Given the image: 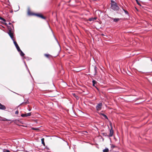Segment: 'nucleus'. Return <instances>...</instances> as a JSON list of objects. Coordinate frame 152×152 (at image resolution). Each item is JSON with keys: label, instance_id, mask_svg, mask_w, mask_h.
<instances>
[{"label": "nucleus", "instance_id": "13", "mask_svg": "<svg viewBox=\"0 0 152 152\" xmlns=\"http://www.w3.org/2000/svg\"><path fill=\"white\" fill-rule=\"evenodd\" d=\"M96 83L97 82L96 81H95V80H93L92 81L93 86L96 87L95 86V84H96Z\"/></svg>", "mask_w": 152, "mask_h": 152}, {"label": "nucleus", "instance_id": "3", "mask_svg": "<svg viewBox=\"0 0 152 152\" xmlns=\"http://www.w3.org/2000/svg\"><path fill=\"white\" fill-rule=\"evenodd\" d=\"M102 102L99 103L98 104L96 107V110L99 111L101 110L102 109Z\"/></svg>", "mask_w": 152, "mask_h": 152}, {"label": "nucleus", "instance_id": "8", "mask_svg": "<svg viewBox=\"0 0 152 152\" xmlns=\"http://www.w3.org/2000/svg\"><path fill=\"white\" fill-rule=\"evenodd\" d=\"M96 19H97V18L96 17L91 18H89L88 19V20L90 21H94L96 20Z\"/></svg>", "mask_w": 152, "mask_h": 152}, {"label": "nucleus", "instance_id": "28", "mask_svg": "<svg viewBox=\"0 0 152 152\" xmlns=\"http://www.w3.org/2000/svg\"><path fill=\"white\" fill-rule=\"evenodd\" d=\"M28 103V102H22L20 104H26L27 103Z\"/></svg>", "mask_w": 152, "mask_h": 152}, {"label": "nucleus", "instance_id": "30", "mask_svg": "<svg viewBox=\"0 0 152 152\" xmlns=\"http://www.w3.org/2000/svg\"><path fill=\"white\" fill-rule=\"evenodd\" d=\"M18 113H19V112H18V110L17 111H16L15 112V114H18Z\"/></svg>", "mask_w": 152, "mask_h": 152}, {"label": "nucleus", "instance_id": "20", "mask_svg": "<svg viewBox=\"0 0 152 152\" xmlns=\"http://www.w3.org/2000/svg\"><path fill=\"white\" fill-rule=\"evenodd\" d=\"M136 0V1L137 3V4L139 5L140 6H141V4H140V3L138 1V0Z\"/></svg>", "mask_w": 152, "mask_h": 152}, {"label": "nucleus", "instance_id": "1", "mask_svg": "<svg viewBox=\"0 0 152 152\" xmlns=\"http://www.w3.org/2000/svg\"><path fill=\"white\" fill-rule=\"evenodd\" d=\"M28 14L30 15H36L37 16L40 18L42 19H46V18L44 17L41 14H35L31 13V12L29 10H28Z\"/></svg>", "mask_w": 152, "mask_h": 152}, {"label": "nucleus", "instance_id": "27", "mask_svg": "<svg viewBox=\"0 0 152 152\" xmlns=\"http://www.w3.org/2000/svg\"><path fill=\"white\" fill-rule=\"evenodd\" d=\"M111 145V148L112 149H113V148H114L115 147V146L114 145H113V144H112Z\"/></svg>", "mask_w": 152, "mask_h": 152}, {"label": "nucleus", "instance_id": "17", "mask_svg": "<svg viewBox=\"0 0 152 152\" xmlns=\"http://www.w3.org/2000/svg\"><path fill=\"white\" fill-rule=\"evenodd\" d=\"M20 55L22 56H23L25 55L23 53L22 51H20Z\"/></svg>", "mask_w": 152, "mask_h": 152}, {"label": "nucleus", "instance_id": "14", "mask_svg": "<svg viewBox=\"0 0 152 152\" xmlns=\"http://www.w3.org/2000/svg\"><path fill=\"white\" fill-rule=\"evenodd\" d=\"M42 143L44 146L45 145V144L44 142V139L42 138L41 139Z\"/></svg>", "mask_w": 152, "mask_h": 152}, {"label": "nucleus", "instance_id": "26", "mask_svg": "<svg viewBox=\"0 0 152 152\" xmlns=\"http://www.w3.org/2000/svg\"><path fill=\"white\" fill-rule=\"evenodd\" d=\"M3 152H10V151L9 150H4Z\"/></svg>", "mask_w": 152, "mask_h": 152}, {"label": "nucleus", "instance_id": "19", "mask_svg": "<svg viewBox=\"0 0 152 152\" xmlns=\"http://www.w3.org/2000/svg\"><path fill=\"white\" fill-rule=\"evenodd\" d=\"M123 10L124 11L126 14L127 15H129V13L126 10H124V9H123Z\"/></svg>", "mask_w": 152, "mask_h": 152}, {"label": "nucleus", "instance_id": "5", "mask_svg": "<svg viewBox=\"0 0 152 152\" xmlns=\"http://www.w3.org/2000/svg\"><path fill=\"white\" fill-rule=\"evenodd\" d=\"M113 133L114 131L113 129V127L111 125V129H110V134H109V135H108V137H112L113 135Z\"/></svg>", "mask_w": 152, "mask_h": 152}, {"label": "nucleus", "instance_id": "10", "mask_svg": "<svg viewBox=\"0 0 152 152\" xmlns=\"http://www.w3.org/2000/svg\"><path fill=\"white\" fill-rule=\"evenodd\" d=\"M111 18L113 20V21L114 22H118L120 20V19L118 18Z\"/></svg>", "mask_w": 152, "mask_h": 152}, {"label": "nucleus", "instance_id": "33", "mask_svg": "<svg viewBox=\"0 0 152 152\" xmlns=\"http://www.w3.org/2000/svg\"><path fill=\"white\" fill-rule=\"evenodd\" d=\"M122 7V9H124V8H123V7Z\"/></svg>", "mask_w": 152, "mask_h": 152}, {"label": "nucleus", "instance_id": "16", "mask_svg": "<svg viewBox=\"0 0 152 152\" xmlns=\"http://www.w3.org/2000/svg\"><path fill=\"white\" fill-rule=\"evenodd\" d=\"M103 152H108L109 151V149L108 148H105V149L103 150Z\"/></svg>", "mask_w": 152, "mask_h": 152}, {"label": "nucleus", "instance_id": "29", "mask_svg": "<svg viewBox=\"0 0 152 152\" xmlns=\"http://www.w3.org/2000/svg\"><path fill=\"white\" fill-rule=\"evenodd\" d=\"M74 95L76 97V98L77 99H78V97L77 96L75 95V94H74Z\"/></svg>", "mask_w": 152, "mask_h": 152}, {"label": "nucleus", "instance_id": "4", "mask_svg": "<svg viewBox=\"0 0 152 152\" xmlns=\"http://www.w3.org/2000/svg\"><path fill=\"white\" fill-rule=\"evenodd\" d=\"M9 31L8 32V34L12 39L13 40H14L13 39V33L12 32V28L10 29L9 27H8Z\"/></svg>", "mask_w": 152, "mask_h": 152}, {"label": "nucleus", "instance_id": "22", "mask_svg": "<svg viewBox=\"0 0 152 152\" xmlns=\"http://www.w3.org/2000/svg\"><path fill=\"white\" fill-rule=\"evenodd\" d=\"M16 48H17V50L18 51V52H20V51H21V50H20V48H19V46H18V47H17Z\"/></svg>", "mask_w": 152, "mask_h": 152}, {"label": "nucleus", "instance_id": "18", "mask_svg": "<svg viewBox=\"0 0 152 152\" xmlns=\"http://www.w3.org/2000/svg\"><path fill=\"white\" fill-rule=\"evenodd\" d=\"M102 134L104 136L108 137V135H107L106 133H102Z\"/></svg>", "mask_w": 152, "mask_h": 152}, {"label": "nucleus", "instance_id": "7", "mask_svg": "<svg viewBox=\"0 0 152 152\" xmlns=\"http://www.w3.org/2000/svg\"><path fill=\"white\" fill-rule=\"evenodd\" d=\"M6 108L5 106L2 104L0 103V109L5 110Z\"/></svg>", "mask_w": 152, "mask_h": 152}, {"label": "nucleus", "instance_id": "23", "mask_svg": "<svg viewBox=\"0 0 152 152\" xmlns=\"http://www.w3.org/2000/svg\"><path fill=\"white\" fill-rule=\"evenodd\" d=\"M45 56H46V57H47V58H49V56H50V55L49 54H45Z\"/></svg>", "mask_w": 152, "mask_h": 152}, {"label": "nucleus", "instance_id": "32", "mask_svg": "<svg viewBox=\"0 0 152 152\" xmlns=\"http://www.w3.org/2000/svg\"><path fill=\"white\" fill-rule=\"evenodd\" d=\"M9 24L10 25L11 24V23H9Z\"/></svg>", "mask_w": 152, "mask_h": 152}, {"label": "nucleus", "instance_id": "21", "mask_svg": "<svg viewBox=\"0 0 152 152\" xmlns=\"http://www.w3.org/2000/svg\"><path fill=\"white\" fill-rule=\"evenodd\" d=\"M16 48H17V50L18 51V52H20V51H21V50H20V48H19V46H18V47H17Z\"/></svg>", "mask_w": 152, "mask_h": 152}, {"label": "nucleus", "instance_id": "12", "mask_svg": "<svg viewBox=\"0 0 152 152\" xmlns=\"http://www.w3.org/2000/svg\"><path fill=\"white\" fill-rule=\"evenodd\" d=\"M12 40L13 41L14 43L16 48L17 47H18L19 46H18V44H17V42L16 41H15L14 40Z\"/></svg>", "mask_w": 152, "mask_h": 152}, {"label": "nucleus", "instance_id": "2", "mask_svg": "<svg viewBox=\"0 0 152 152\" xmlns=\"http://www.w3.org/2000/svg\"><path fill=\"white\" fill-rule=\"evenodd\" d=\"M111 2H112L111 6V8L114 10H118L119 9V7L116 3L114 1H111Z\"/></svg>", "mask_w": 152, "mask_h": 152}, {"label": "nucleus", "instance_id": "31", "mask_svg": "<svg viewBox=\"0 0 152 152\" xmlns=\"http://www.w3.org/2000/svg\"><path fill=\"white\" fill-rule=\"evenodd\" d=\"M6 121H10V120H7V119H6Z\"/></svg>", "mask_w": 152, "mask_h": 152}, {"label": "nucleus", "instance_id": "24", "mask_svg": "<svg viewBox=\"0 0 152 152\" xmlns=\"http://www.w3.org/2000/svg\"><path fill=\"white\" fill-rule=\"evenodd\" d=\"M32 129L34 130H38L39 129L38 128H34L33 127L32 128Z\"/></svg>", "mask_w": 152, "mask_h": 152}, {"label": "nucleus", "instance_id": "25", "mask_svg": "<svg viewBox=\"0 0 152 152\" xmlns=\"http://www.w3.org/2000/svg\"><path fill=\"white\" fill-rule=\"evenodd\" d=\"M0 19L3 20V21L4 22L6 21V20H5V19L2 17H0Z\"/></svg>", "mask_w": 152, "mask_h": 152}, {"label": "nucleus", "instance_id": "9", "mask_svg": "<svg viewBox=\"0 0 152 152\" xmlns=\"http://www.w3.org/2000/svg\"><path fill=\"white\" fill-rule=\"evenodd\" d=\"M11 122L17 124V123L19 122V120L15 119L12 120Z\"/></svg>", "mask_w": 152, "mask_h": 152}, {"label": "nucleus", "instance_id": "11", "mask_svg": "<svg viewBox=\"0 0 152 152\" xmlns=\"http://www.w3.org/2000/svg\"><path fill=\"white\" fill-rule=\"evenodd\" d=\"M97 68L96 67V66H95L94 67V70L95 72L94 75H96L97 73Z\"/></svg>", "mask_w": 152, "mask_h": 152}, {"label": "nucleus", "instance_id": "15", "mask_svg": "<svg viewBox=\"0 0 152 152\" xmlns=\"http://www.w3.org/2000/svg\"><path fill=\"white\" fill-rule=\"evenodd\" d=\"M101 115L105 118L107 119H108V118L106 115L103 113H102Z\"/></svg>", "mask_w": 152, "mask_h": 152}, {"label": "nucleus", "instance_id": "6", "mask_svg": "<svg viewBox=\"0 0 152 152\" xmlns=\"http://www.w3.org/2000/svg\"><path fill=\"white\" fill-rule=\"evenodd\" d=\"M31 115V113H29L25 114H22L21 116L22 117H27L28 116H30Z\"/></svg>", "mask_w": 152, "mask_h": 152}, {"label": "nucleus", "instance_id": "34", "mask_svg": "<svg viewBox=\"0 0 152 152\" xmlns=\"http://www.w3.org/2000/svg\"><path fill=\"white\" fill-rule=\"evenodd\" d=\"M13 12V11H12L11 12Z\"/></svg>", "mask_w": 152, "mask_h": 152}]
</instances>
